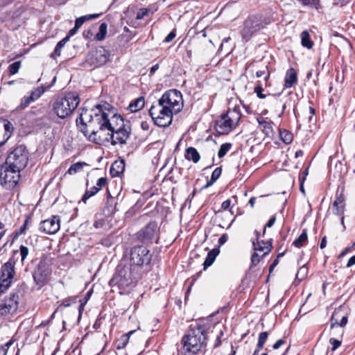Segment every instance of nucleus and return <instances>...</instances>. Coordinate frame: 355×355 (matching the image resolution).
I'll return each mask as SVG.
<instances>
[{
  "label": "nucleus",
  "mask_w": 355,
  "mask_h": 355,
  "mask_svg": "<svg viewBox=\"0 0 355 355\" xmlns=\"http://www.w3.org/2000/svg\"><path fill=\"white\" fill-rule=\"evenodd\" d=\"M149 12V9L148 8H141L139 11L137 13V19H141L145 16H146Z\"/></svg>",
  "instance_id": "49"
},
{
  "label": "nucleus",
  "mask_w": 355,
  "mask_h": 355,
  "mask_svg": "<svg viewBox=\"0 0 355 355\" xmlns=\"http://www.w3.org/2000/svg\"><path fill=\"white\" fill-rule=\"evenodd\" d=\"M175 36H176V33H175V30L174 29L171 33H169L168 34V35L165 37V39L164 40V42H165V43L171 42L175 37Z\"/></svg>",
  "instance_id": "52"
},
{
  "label": "nucleus",
  "mask_w": 355,
  "mask_h": 355,
  "mask_svg": "<svg viewBox=\"0 0 355 355\" xmlns=\"http://www.w3.org/2000/svg\"><path fill=\"white\" fill-rule=\"evenodd\" d=\"M109 55L103 48H99L92 53V62L96 67L105 64L108 60Z\"/></svg>",
  "instance_id": "19"
},
{
  "label": "nucleus",
  "mask_w": 355,
  "mask_h": 355,
  "mask_svg": "<svg viewBox=\"0 0 355 355\" xmlns=\"http://www.w3.org/2000/svg\"><path fill=\"white\" fill-rule=\"evenodd\" d=\"M15 261L13 257L2 265L0 270V295L10 288L15 276Z\"/></svg>",
  "instance_id": "9"
},
{
  "label": "nucleus",
  "mask_w": 355,
  "mask_h": 355,
  "mask_svg": "<svg viewBox=\"0 0 355 355\" xmlns=\"http://www.w3.org/2000/svg\"><path fill=\"white\" fill-rule=\"evenodd\" d=\"M153 254L144 245H136L130 252V265L141 273L144 268H148L152 261Z\"/></svg>",
  "instance_id": "6"
},
{
  "label": "nucleus",
  "mask_w": 355,
  "mask_h": 355,
  "mask_svg": "<svg viewBox=\"0 0 355 355\" xmlns=\"http://www.w3.org/2000/svg\"><path fill=\"white\" fill-rule=\"evenodd\" d=\"M268 337V333L267 331H263V332L260 333L259 335L258 343L264 345Z\"/></svg>",
  "instance_id": "50"
},
{
  "label": "nucleus",
  "mask_w": 355,
  "mask_h": 355,
  "mask_svg": "<svg viewBox=\"0 0 355 355\" xmlns=\"http://www.w3.org/2000/svg\"><path fill=\"white\" fill-rule=\"evenodd\" d=\"M263 28L261 19L260 17L252 15L248 17L243 24V28L241 31L243 40L248 42L251 37Z\"/></svg>",
  "instance_id": "14"
},
{
  "label": "nucleus",
  "mask_w": 355,
  "mask_h": 355,
  "mask_svg": "<svg viewBox=\"0 0 355 355\" xmlns=\"http://www.w3.org/2000/svg\"><path fill=\"white\" fill-rule=\"evenodd\" d=\"M21 291L19 288L14 289L9 295L0 302V315L6 316L13 315L18 309L19 300Z\"/></svg>",
  "instance_id": "12"
},
{
  "label": "nucleus",
  "mask_w": 355,
  "mask_h": 355,
  "mask_svg": "<svg viewBox=\"0 0 355 355\" xmlns=\"http://www.w3.org/2000/svg\"><path fill=\"white\" fill-rule=\"evenodd\" d=\"M28 220H28V218H26V219L25 220V221H24V223L23 225H22V226H21V227L19 228V232L17 233V235L21 234H23V233L25 232V230H26V227H27V225H28Z\"/></svg>",
  "instance_id": "58"
},
{
  "label": "nucleus",
  "mask_w": 355,
  "mask_h": 355,
  "mask_svg": "<svg viewBox=\"0 0 355 355\" xmlns=\"http://www.w3.org/2000/svg\"><path fill=\"white\" fill-rule=\"evenodd\" d=\"M28 160V153L26 146L20 145L16 147L7 157L6 163L19 171L23 170Z\"/></svg>",
  "instance_id": "10"
},
{
  "label": "nucleus",
  "mask_w": 355,
  "mask_h": 355,
  "mask_svg": "<svg viewBox=\"0 0 355 355\" xmlns=\"http://www.w3.org/2000/svg\"><path fill=\"white\" fill-rule=\"evenodd\" d=\"M107 199L105 206L103 209V213L105 216H110L114 214L116 211V202L115 198L110 195L108 190L107 191Z\"/></svg>",
  "instance_id": "21"
},
{
  "label": "nucleus",
  "mask_w": 355,
  "mask_h": 355,
  "mask_svg": "<svg viewBox=\"0 0 355 355\" xmlns=\"http://www.w3.org/2000/svg\"><path fill=\"white\" fill-rule=\"evenodd\" d=\"M241 117L239 107L229 109L216 122V130L220 135H225L234 129Z\"/></svg>",
  "instance_id": "7"
},
{
  "label": "nucleus",
  "mask_w": 355,
  "mask_h": 355,
  "mask_svg": "<svg viewBox=\"0 0 355 355\" xmlns=\"http://www.w3.org/2000/svg\"><path fill=\"white\" fill-rule=\"evenodd\" d=\"M133 333H134V331H131L127 334L122 335L120 337V338L119 340H117V341L116 342V349H124L126 347V345L129 341L130 336L131 334H132Z\"/></svg>",
  "instance_id": "29"
},
{
  "label": "nucleus",
  "mask_w": 355,
  "mask_h": 355,
  "mask_svg": "<svg viewBox=\"0 0 355 355\" xmlns=\"http://www.w3.org/2000/svg\"><path fill=\"white\" fill-rule=\"evenodd\" d=\"M106 123H108V115L100 104L96 105L91 110L83 109L76 119L79 130L89 141L96 144H101L104 140L101 133L106 128Z\"/></svg>",
  "instance_id": "1"
},
{
  "label": "nucleus",
  "mask_w": 355,
  "mask_h": 355,
  "mask_svg": "<svg viewBox=\"0 0 355 355\" xmlns=\"http://www.w3.org/2000/svg\"><path fill=\"white\" fill-rule=\"evenodd\" d=\"M263 89L261 85H258L254 87V92L257 94V96L259 98H265L266 97V94H263Z\"/></svg>",
  "instance_id": "48"
},
{
  "label": "nucleus",
  "mask_w": 355,
  "mask_h": 355,
  "mask_svg": "<svg viewBox=\"0 0 355 355\" xmlns=\"http://www.w3.org/2000/svg\"><path fill=\"white\" fill-rule=\"evenodd\" d=\"M84 165H85V163L84 162H76L69 167L67 171V173L70 175L75 174L80 171L83 169Z\"/></svg>",
  "instance_id": "37"
},
{
  "label": "nucleus",
  "mask_w": 355,
  "mask_h": 355,
  "mask_svg": "<svg viewBox=\"0 0 355 355\" xmlns=\"http://www.w3.org/2000/svg\"><path fill=\"white\" fill-rule=\"evenodd\" d=\"M185 158L189 161H192L194 163L199 162L200 155L198 150L193 147H189L185 150Z\"/></svg>",
  "instance_id": "25"
},
{
  "label": "nucleus",
  "mask_w": 355,
  "mask_h": 355,
  "mask_svg": "<svg viewBox=\"0 0 355 355\" xmlns=\"http://www.w3.org/2000/svg\"><path fill=\"white\" fill-rule=\"evenodd\" d=\"M92 293V290L89 291L86 293V295H85V296L84 297V300H80V305L79 306V313H81L82 310L83 309V307H84L85 304L87 302L89 299L90 298Z\"/></svg>",
  "instance_id": "45"
},
{
  "label": "nucleus",
  "mask_w": 355,
  "mask_h": 355,
  "mask_svg": "<svg viewBox=\"0 0 355 355\" xmlns=\"http://www.w3.org/2000/svg\"><path fill=\"white\" fill-rule=\"evenodd\" d=\"M253 248L254 251L263 252L262 257L267 255L272 250V239L264 241H254L252 243Z\"/></svg>",
  "instance_id": "20"
},
{
  "label": "nucleus",
  "mask_w": 355,
  "mask_h": 355,
  "mask_svg": "<svg viewBox=\"0 0 355 355\" xmlns=\"http://www.w3.org/2000/svg\"><path fill=\"white\" fill-rule=\"evenodd\" d=\"M260 129L264 132L266 136H271L273 133L272 125L273 122L271 121H266L263 118L257 119Z\"/></svg>",
  "instance_id": "23"
},
{
  "label": "nucleus",
  "mask_w": 355,
  "mask_h": 355,
  "mask_svg": "<svg viewBox=\"0 0 355 355\" xmlns=\"http://www.w3.org/2000/svg\"><path fill=\"white\" fill-rule=\"evenodd\" d=\"M158 101L160 104L166 105L175 114L180 112L183 107L182 95L177 89L166 91Z\"/></svg>",
  "instance_id": "11"
},
{
  "label": "nucleus",
  "mask_w": 355,
  "mask_h": 355,
  "mask_svg": "<svg viewBox=\"0 0 355 355\" xmlns=\"http://www.w3.org/2000/svg\"><path fill=\"white\" fill-rule=\"evenodd\" d=\"M149 114L155 124L160 127H167L171 123L175 113L158 101L156 105L150 107Z\"/></svg>",
  "instance_id": "8"
},
{
  "label": "nucleus",
  "mask_w": 355,
  "mask_h": 355,
  "mask_svg": "<svg viewBox=\"0 0 355 355\" xmlns=\"http://www.w3.org/2000/svg\"><path fill=\"white\" fill-rule=\"evenodd\" d=\"M301 44L304 47L311 49L313 46V42L311 40L310 34L307 31H304L300 34Z\"/></svg>",
  "instance_id": "28"
},
{
  "label": "nucleus",
  "mask_w": 355,
  "mask_h": 355,
  "mask_svg": "<svg viewBox=\"0 0 355 355\" xmlns=\"http://www.w3.org/2000/svg\"><path fill=\"white\" fill-rule=\"evenodd\" d=\"M141 273L129 265L120 263L117 266L113 277L109 282L110 286H117L125 288L134 284L140 277Z\"/></svg>",
  "instance_id": "4"
},
{
  "label": "nucleus",
  "mask_w": 355,
  "mask_h": 355,
  "mask_svg": "<svg viewBox=\"0 0 355 355\" xmlns=\"http://www.w3.org/2000/svg\"><path fill=\"white\" fill-rule=\"evenodd\" d=\"M45 107H33L31 108L29 114L32 115H40L43 114L45 112Z\"/></svg>",
  "instance_id": "46"
},
{
  "label": "nucleus",
  "mask_w": 355,
  "mask_h": 355,
  "mask_svg": "<svg viewBox=\"0 0 355 355\" xmlns=\"http://www.w3.org/2000/svg\"><path fill=\"white\" fill-rule=\"evenodd\" d=\"M100 190L97 188L96 186H94L90 189H87L84 195L81 198V202L84 204L87 203V201L91 197L95 196Z\"/></svg>",
  "instance_id": "32"
},
{
  "label": "nucleus",
  "mask_w": 355,
  "mask_h": 355,
  "mask_svg": "<svg viewBox=\"0 0 355 355\" xmlns=\"http://www.w3.org/2000/svg\"><path fill=\"white\" fill-rule=\"evenodd\" d=\"M232 147L231 143H225L222 144L219 148V150L218 152V156L219 158L223 157L230 150Z\"/></svg>",
  "instance_id": "38"
},
{
  "label": "nucleus",
  "mask_w": 355,
  "mask_h": 355,
  "mask_svg": "<svg viewBox=\"0 0 355 355\" xmlns=\"http://www.w3.org/2000/svg\"><path fill=\"white\" fill-rule=\"evenodd\" d=\"M3 126L5 131L4 135L6 136V139L5 140L6 141L10 137V132H12L13 127L12 124L7 120L4 121Z\"/></svg>",
  "instance_id": "40"
},
{
  "label": "nucleus",
  "mask_w": 355,
  "mask_h": 355,
  "mask_svg": "<svg viewBox=\"0 0 355 355\" xmlns=\"http://www.w3.org/2000/svg\"><path fill=\"white\" fill-rule=\"evenodd\" d=\"M349 313V309L345 304L336 308L331 317V329L336 325L344 327L347 323Z\"/></svg>",
  "instance_id": "16"
},
{
  "label": "nucleus",
  "mask_w": 355,
  "mask_h": 355,
  "mask_svg": "<svg viewBox=\"0 0 355 355\" xmlns=\"http://www.w3.org/2000/svg\"><path fill=\"white\" fill-rule=\"evenodd\" d=\"M159 228L155 221L150 222L137 233V238L143 243H157Z\"/></svg>",
  "instance_id": "15"
},
{
  "label": "nucleus",
  "mask_w": 355,
  "mask_h": 355,
  "mask_svg": "<svg viewBox=\"0 0 355 355\" xmlns=\"http://www.w3.org/2000/svg\"><path fill=\"white\" fill-rule=\"evenodd\" d=\"M307 232L306 229H304L299 237L293 241V245L297 248H300L307 241Z\"/></svg>",
  "instance_id": "30"
},
{
  "label": "nucleus",
  "mask_w": 355,
  "mask_h": 355,
  "mask_svg": "<svg viewBox=\"0 0 355 355\" xmlns=\"http://www.w3.org/2000/svg\"><path fill=\"white\" fill-rule=\"evenodd\" d=\"M307 272H308V268L304 266L300 268L296 276H297V277H298L299 275H302L301 278H303L306 275Z\"/></svg>",
  "instance_id": "56"
},
{
  "label": "nucleus",
  "mask_w": 355,
  "mask_h": 355,
  "mask_svg": "<svg viewBox=\"0 0 355 355\" xmlns=\"http://www.w3.org/2000/svg\"><path fill=\"white\" fill-rule=\"evenodd\" d=\"M211 327L208 318L200 320L195 326L190 327L182 338L186 355L196 354L207 345V334Z\"/></svg>",
  "instance_id": "2"
},
{
  "label": "nucleus",
  "mask_w": 355,
  "mask_h": 355,
  "mask_svg": "<svg viewBox=\"0 0 355 355\" xmlns=\"http://www.w3.org/2000/svg\"><path fill=\"white\" fill-rule=\"evenodd\" d=\"M20 171L5 164L0 167V182L7 189L14 188L20 179Z\"/></svg>",
  "instance_id": "13"
},
{
  "label": "nucleus",
  "mask_w": 355,
  "mask_h": 355,
  "mask_svg": "<svg viewBox=\"0 0 355 355\" xmlns=\"http://www.w3.org/2000/svg\"><path fill=\"white\" fill-rule=\"evenodd\" d=\"M19 253L21 256V264L24 265V261L28 255L29 250L26 246L21 245L19 248Z\"/></svg>",
  "instance_id": "42"
},
{
  "label": "nucleus",
  "mask_w": 355,
  "mask_h": 355,
  "mask_svg": "<svg viewBox=\"0 0 355 355\" xmlns=\"http://www.w3.org/2000/svg\"><path fill=\"white\" fill-rule=\"evenodd\" d=\"M345 204H341L338 205L337 206L333 205V211L334 214H336L337 216H343L344 211H345ZM341 223L342 224H344V217H341Z\"/></svg>",
  "instance_id": "39"
},
{
  "label": "nucleus",
  "mask_w": 355,
  "mask_h": 355,
  "mask_svg": "<svg viewBox=\"0 0 355 355\" xmlns=\"http://www.w3.org/2000/svg\"><path fill=\"white\" fill-rule=\"evenodd\" d=\"M284 343L285 340L284 339H279L272 345V348L274 349H277Z\"/></svg>",
  "instance_id": "60"
},
{
  "label": "nucleus",
  "mask_w": 355,
  "mask_h": 355,
  "mask_svg": "<svg viewBox=\"0 0 355 355\" xmlns=\"http://www.w3.org/2000/svg\"><path fill=\"white\" fill-rule=\"evenodd\" d=\"M345 201L344 187H338L336 191V199L334 201L333 205L337 206L338 205L345 204Z\"/></svg>",
  "instance_id": "31"
},
{
  "label": "nucleus",
  "mask_w": 355,
  "mask_h": 355,
  "mask_svg": "<svg viewBox=\"0 0 355 355\" xmlns=\"http://www.w3.org/2000/svg\"><path fill=\"white\" fill-rule=\"evenodd\" d=\"M355 264V255L352 256L347 263V267L350 268Z\"/></svg>",
  "instance_id": "64"
},
{
  "label": "nucleus",
  "mask_w": 355,
  "mask_h": 355,
  "mask_svg": "<svg viewBox=\"0 0 355 355\" xmlns=\"http://www.w3.org/2000/svg\"><path fill=\"white\" fill-rule=\"evenodd\" d=\"M279 137L286 144H289L293 141V134L286 130H279Z\"/></svg>",
  "instance_id": "33"
},
{
  "label": "nucleus",
  "mask_w": 355,
  "mask_h": 355,
  "mask_svg": "<svg viewBox=\"0 0 355 355\" xmlns=\"http://www.w3.org/2000/svg\"><path fill=\"white\" fill-rule=\"evenodd\" d=\"M228 236L226 234H223L218 239L219 245L225 244L227 241Z\"/></svg>",
  "instance_id": "61"
},
{
  "label": "nucleus",
  "mask_w": 355,
  "mask_h": 355,
  "mask_svg": "<svg viewBox=\"0 0 355 355\" xmlns=\"http://www.w3.org/2000/svg\"><path fill=\"white\" fill-rule=\"evenodd\" d=\"M108 130L107 137L103 138L104 141L111 140L112 145L125 144L131 132L130 123L128 121H124L121 115H114L112 121L108 119V123L104 131Z\"/></svg>",
  "instance_id": "3"
},
{
  "label": "nucleus",
  "mask_w": 355,
  "mask_h": 355,
  "mask_svg": "<svg viewBox=\"0 0 355 355\" xmlns=\"http://www.w3.org/2000/svg\"><path fill=\"white\" fill-rule=\"evenodd\" d=\"M60 217L53 216L40 223V230L49 234H53L60 230Z\"/></svg>",
  "instance_id": "18"
},
{
  "label": "nucleus",
  "mask_w": 355,
  "mask_h": 355,
  "mask_svg": "<svg viewBox=\"0 0 355 355\" xmlns=\"http://www.w3.org/2000/svg\"><path fill=\"white\" fill-rule=\"evenodd\" d=\"M76 299H77L76 296H71V297H67L62 301L61 304L62 306H64V307H68L71 304L75 303L76 302Z\"/></svg>",
  "instance_id": "44"
},
{
  "label": "nucleus",
  "mask_w": 355,
  "mask_h": 355,
  "mask_svg": "<svg viewBox=\"0 0 355 355\" xmlns=\"http://www.w3.org/2000/svg\"><path fill=\"white\" fill-rule=\"evenodd\" d=\"M276 221V217L275 216H272L270 219L268 221V223L265 225V227H264V230H263V233L265 232L266 231V227H271L273 226V225L275 224Z\"/></svg>",
  "instance_id": "55"
},
{
  "label": "nucleus",
  "mask_w": 355,
  "mask_h": 355,
  "mask_svg": "<svg viewBox=\"0 0 355 355\" xmlns=\"http://www.w3.org/2000/svg\"><path fill=\"white\" fill-rule=\"evenodd\" d=\"M221 173H222V168L220 166V167H217L212 172L211 175V178L214 181L216 182V180L220 178V176L221 175Z\"/></svg>",
  "instance_id": "47"
},
{
  "label": "nucleus",
  "mask_w": 355,
  "mask_h": 355,
  "mask_svg": "<svg viewBox=\"0 0 355 355\" xmlns=\"http://www.w3.org/2000/svg\"><path fill=\"white\" fill-rule=\"evenodd\" d=\"M231 200L230 199L225 200L221 205V209L223 210H227L231 206Z\"/></svg>",
  "instance_id": "59"
},
{
  "label": "nucleus",
  "mask_w": 355,
  "mask_h": 355,
  "mask_svg": "<svg viewBox=\"0 0 355 355\" xmlns=\"http://www.w3.org/2000/svg\"><path fill=\"white\" fill-rule=\"evenodd\" d=\"M20 67H21V61H17V62L12 63L8 67V70H9L10 73L11 75H14V74L17 73L18 72L19 69H20Z\"/></svg>",
  "instance_id": "41"
},
{
  "label": "nucleus",
  "mask_w": 355,
  "mask_h": 355,
  "mask_svg": "<svg viewBox=\"0 0 355 355\" xmlns=\"http://www.w3.org/2000/svg\"><path fill=\"white\" fill-rule=\"evenodd\" d=\"M351 0H335L334 5H340V7H343L347 4Z\"/></svg>",
  "instance_id": "62"
},
{
  "label": "nucleus",
  "mask_w": 355,
  "mask_h": 355,
  "mask_svg": "<svg viewBox=\"0 0 355 355\" xmlns=\"http://www.w3.org/2000/svg\"><path fill=\"white\" fill-rule=\"evenodd\" d=\"M144 97L140 96L137 99L134 100L133 101H132L128 105V109L131 112H136L144 107Z\"/></svg>",
  "instance_id": "27"
},
{
  "label": "nucleus",
  "mask_w": 355,
  "mask_h": 355,
  "mask_svg": "<svg viewBox=\"0 0 355 355\" xmlns=\"http://www.w3.org/2000/svg\"><path fill=\"white\" fill-rule=\"evenodd\" d=\"M45 89L43 87H38L35 88L34 90H33L30 94V97L33 98V101H35L38 98H40L42 95L44 93Z\"/></svg>",
  "instance_id": "36"
},
{
  "label": "nucleus",
  "mask_w": 355,
  "mask_h": 355,
  "mask_svg": "<svg viewBox=\"0 0 355 355\" xmlns=\"http://www.w3.org/2000/svg\"><path fill=\"white\" fill-rule=\"evenodd\" d=\"M329 343L332 345V350L334 351L341 345V341L335 338H330Z\"/></svg>",
  "instance_id": "51"
},
{
  "label": "nucleus",
  "mask_w": 355,
  "mask_h": 355,
  "mask_svg": "<svg viewBox=\"0 0 355 355\" xmlns=\"http://www.w3.org/2000/svg\"><path fill=\"white\" fill-rule=\"evenodd\" d=\"M223 336V331H220L218 334L216 336L214 348H217L221 345V337Z\"/></svg>",
  "instance_id": "53"
},
{
  "label": "nucleus",
  "mask_w": 355,
  "mask_h": 355,
  "mask_svg": "<svg viewBox=\"0 0 355 355\" xmlns=\"http://www.w3.org/2000/svg\"><path fill=\"white\" fill-rule=\"evenodd\" d=\"M107 184V178H100L96 182V186L97 188L101 190L103 187H104Z\"/></svg>",
  "instance_id": "54"
},
{
  "label": "nucleus",
  "mask_w": 355,
  "mask_h": 355,
  "mask_svg": "<svg viewBox=\"0 0 355 355\" xmlns=\"http://www.w3.org/2000/svg\"><path fill=\"white\" fill-rule=\"evenodd\" d=\"M219 252L220 250L218 248H214L207 253V255L203 263L204 269H206L212 265Z\"/></svg>",
  "instance_id": "26"
},
{
  "label": "nucleus",
  "mask_w": 355,
  "mask_h": 355,
  "mask_svg": "<svg viewBox=\"0 0 355 355\" xmlns=\"http://www.w3.org/2000/svg\"><path fill=\"white\" fill-rule=\"evenodd\" d=\"M125 170V162L123 159H117L114 161L110 167V174L112 177H117Z\"/></svg>",
  "instance_id": "22"
},
{
  "label": "nucleus",
  "mask_w": 355,
  "mask_h": 355,
  "mask_svg": "<svg viewBox=\"0 0 355 355\" xmlns=\"http://www.w3.org/2000/svg\"><path fill=\"white\" fill-rule=\"evenodd\" d=\"M51 271L44 261H40L33 272V277L35 284L43 286L47 282Z\"/></svg>",
  "instance_id": "17"
},
{
  "label": "nucleus",
  "mask_w": 355,
  "mask_h": 355,
  "mask_svg": "<svg viewBox=\"0 0 355 355\" xmlns=\"http://www.w3.org/2000/svg\"><path fill=\"white\" fill-rule=\"evenodd\" d=\"M83 23H84L83 19L78 17L75 21V26L76 27H78V28H80L82 26V25L83 24Z\"/></svg>",
  "instance_id": "63"
},
{
  "label": "nucleus",
  "mask_w": 355,
  "mask_h": 355,
  "mask_svg": "<svg viewBox=\"0 0 355 355\" xmlns=\"http://www.w3.org/2000/svg\"><path fill=\"white\" fill-rule=\"evenodd\" d=\"M297 82V73L293 68L289 69L286 73L284 87L290 88Z\"/></svg>",
  "instance_id": "24"
},
{
  "label": "nucleus",
  "mask_w": 355,
  "mask_h": 355,
  "mask_svg": "<svg viewBox=\"0 0 355 355\" xmlns=\"http://www.w3.org/2000/svg\"><path fill=\"white\" fill-rule=\"evenodd\" d=\"M80 103L78 94L69 93L64 97L57 98L53 104V110L60 119L69 116Z\"/></svg>",
  "instance_id": "5"
},
{
  "label": "nucleus",
  "mask_w": 355,
  "mask_h": 355,
  "mask_svg": "<svg viewBox=\"0 0 355 355\" xmlns=\"http://www.w3.org/2000/svg\"><path fill=\"white\" fill-rule=\"evenodd\" d=\"M33 101V98L30 96H24L21 98L20 104L17 107V110H22L26 109Z\"/></svg>",
  "instance_id": "35"
},
{
  "label": "nucleus",
  "mask_w": 355,
  "mask_h": 355,
  "mask_svg": "<svg viewBox=\"0 0 355 355\" xmlns=\"http://www.w3.org/2000/svg\"><path fill=\"white\" fill-rule=\"evenodd\" d=\"M259 251H254L251 257V263L252 266H257L261 261V259L263 257L262 255L260 256L258 253Z\"/></svg>",
  "instance_id": "43"
},
{
  "label": "nucleus",
  "mask_w": 355,
  "mask_h": 355,
  "mask_svg": "<svg viewBox=\"0 0 355 355\" xmlns=\"http://www.w3.org/2000/svg\"><path fill=\"white\" fill-rule=\"evenodd\" d=\"M107 25L103 22L101 24L98 33L96 35L95 38L98 41H102L105 39L107 34Z\"/></svg>",
  "instance_id": "34"
},
{
  "label": "nucleus",
  "mask_w": 355,
  "mask_h": 355,
  "mask_svg": "<svg viewBox=\"0 0 355 355\" xmlns=\"http://www.w3.org/2000/svg\"><path fill=\"white\" fill-rule=\"evenodd\" d=\"M98 16H99L98 14L87 15H84V16L80 17V18H83V20H84V22H85L86 21L96 19Z\"/></svg>",
  "instance_id": "57"
}]
</instances>
